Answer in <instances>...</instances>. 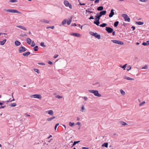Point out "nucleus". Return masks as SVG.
<instances>
[{
	"label": "nucleus",
	"instance_id": "864d4df0",
	"mask_svg": "<svg viewBox=\"0 0 149 149\" xmlns=\"http://www.w3.org/2000/svg\"><path fill=\"white\" fill-rule=\"evenodd\" d=\"M27 36V35L26 34H22L21 35H20V36H22V37H24V36Z\"/></svg>",
	"mask_w": 149,
	"mask_h": 149
},
{
	"label": "nucleus",
	"instance_id": "13d9d810",
	"mask_svg": "<svg viewBox=\"0 0 149 149\" xmlns=\"http://www.w3.org/2000/svg\"><path fill=\"white\" fill-rule=\"evenodd\" d=\"M48 63L49 64L51 65H52L53 64V63L50 61H49Z\"/></svg>",
	"mask_w": 149,
	"mask_h": 149
},
{
	"label": "nucleus",
	"instance_id": "37998d69",
	"mask_svg": "<svg viewBox=\"0 0 149 149\" xmlns=\"http://www.w3.org/2000/svg\"><path fill=\"white\" fill-rule=\"evenodd\" d=\"M80 36V35L79 33H75V37H79Z\"/></svg>",
	"mask_w": 149,
	"mask_h": 149
},
{
	"label": "nucleus",
	"instance_id": "4be33fe9",
	"mask_svg": "<svg viewBox=\"0 0 149 149\" xmlns=\"http://www.w3.org/2000/svg\"><path fill=\"white\" fill-rule=\"evenodd\" d=\"M26 41L29 45H30L31 42V40L30 38H28L26 39Z\"/></svg>",
	"mask_w": 149,
	"mask_h": 149
},
{
	"label": "nucleus",
	"instance_id": "f257e3e1",
	"mask_svg": "<svg viewBox=\"0 0 149 149\" xmlns=\"http://www.w3.org/2000/svg\"><path fill=\"white\" fill-rule=\"evenodd\" d=\"M72 16H71L68 19L69 20L68 21L67 19H64L62 22V24L63 25H64L66 23L68 25H69L71 24L72 22Z\"/></svg>",
	"mask_w": 149,
	"mask_h": 149
},
{
	"label": "nucleus",
	"instance_id": "8fccbe9b",
	"mask_svg": "<svg viewBox=\"0 0 149 149\" xmlns=\"http://www.w3.org/2000/svg\"><path fill=\"white\" fill-rule=\"evenodd\" d=\"M147 68H148V66L146 65H145L142 68V69H146Z\"/></svg>",
	"mask_w": 149,
	"mask_h": 149
},
{
	"label": "nucleus",
	"instance_id": "c85d7f7f",
	"mask_svg": "<svg viewBox=\"0 0 149 149\" xmlns=\"http://www.w3.org/2000/svg\"><path fill=\"white\" fill-rule=\"evenodd\" d=\"M48 112V114L50 115H52L54 114V112L52 110H49Z\"/></svg>",
	"mask_w": 149,
	"mask_h": 149
},
{
	"label": "nucleus",
	"instance_id": "a19ab883",
	"mask_svg": "<svg viewBox=\"0 0 149 149\" xmlns=\"http://www.w3.org/2000/svg\"><path fill=\"white\" fill-rule=\"evenodd\" d=\"M146 102L145 101H143L141 103L139 104V106L140 107L142 106Z\"/></svg>",
	"mask_w": 149,
	"mask_h": 149
},
{
	"label": "nucleus",
	"instance_id": "a211bd4d",
	"mask_svg": "<svg viewBox=\"0 0 149 149\" xmlns=\"http://www.w3.org/2000/svg\"><path fill=\"white\" fill-rule=\"evenodd\" d=\"M15 44L16 46H19L21 44V43L18 40H16L15 42Z\"/></svg>",
	"mask_w": 149,
	"mask_h": 149
},
{
	"label": "nucleus",
	"instance_id": "5701e85b",
	"mask_svg": "<svg viewBox=\"0 0 149 149\" xmlns=\"http://www.w3.org/2000/svg\"><path fill=\"white\" fill-rule=\"evenodd\" d=\"M108 143L107 142L104 143L102 145V147H105L106 148H107L108 147Z\"/></svg>",
	"mask_w": 149,
	"mask_h": 149
},
{
	"label": "nucleus",
	"instance_id": "2eb2a0df",
	"mask_svg": "<svg viewBox=\"0 0 149 149\" xmlns=\"http://www.w3.org/2000/svg\"><path fill=\"white\" fill-rule=\"evenodd\" d=\"M93 86H96L97 87H99L101 86V85L99 82H97L93 84Z\"/></svg>",
	"mask_w": 149,
	"mask_h": 149
},
{
	"label": "nucleus",
	"instance_id": "9d476101",
	"mask_svg": "<svg viewBox=\"0 0 149 149\" xmlns=\"http://www.w3.org/2000/svg\"><path fill=\"white\" fill-rule=\"evenodd\" d=\"M26 49L24 47L22 46L19 48V53H22V52H25L26 51Z\"/></svg>",
	"mask_w": 149,
	"mask_h": 149
},
{
	"label": "nucleus",
	"instance_id": "72a5a7b5",
	"mask_svg": "<svg viewBox=\"0 0 149 149\" xmlns=\"http://www.w3.org/2000/svg\"><path fill=\"white\" fill-rule=\"evenodd\" d=\"M34 70L35 72H36L38 74L40 73V71L38 69H34Z\"/></svg>",
	"mask_w": 149,
	"mask_h": 149
},
{
	"label": "nucleus",
	"instance_id": "5fc2aeb1",
	"mask_svg": "<svg viewBox=\"0 0 149 149\" xmlns=\"http://www.w3.org/2000/svg\"><path fill=\"white\" fill-rule=\"evenodd\" d=\"M100 1V0H95L94 1L95 3H98Z\"/></svg>",
	"mask_w": 149,
	"mask_h": 149
},
{
	"label": "nucleus",
	"instance_id": "0e129e2a",
	"mask_svg": "<svg viewBox=\"0 0 149 149\" xmlns=\"http://www.w3.org/2000/svg\"><path fill=\"white\" fill-rule=\"evenodd\" d=\"M127 23H123V25L124 26H125L126 25H127Z\"/></svg>",
	"mask_w": 149,
	"mask_h": 149
},
{
	"label": "nucleus",
	"instance_id": "a878e982",
	"mask_svg": "<svg viewBox=\"0 0 149 149\" xmlns=\"http://www.w3.org/2000/svg\"><path fill=\"white\" fill-rule=\"evenodd\" d=\"M107 24L105 23H103L101 24H100L99 26L101 27H104L107 26Z\"/></svg>",
	"mask_w": 149,
	"mask_h": 149
},
{
	"label": "nucleus",
	"instance_id": "7ed1b4c3",
	"mask_svg": "<svg viewBox=\"0 0 149 149\" xmlns=\"http://www.w3.org/2000/svg\"><path fill=\"white\" fill-rule=\"evenodd\" d=\"M4 11L10 13H17L19 14L21 13L20 12L16 10L5 9L4 10Z\"/></svg>",
	"mask_w": 149,
	"mask_h": 149
},
{
	"label": "nucleus",
	"instance_id": "603ef678",
	"mask_svg": "<svg viewBox=\"0 0 149 149\" xmlns=\"http://www.w3.org/2000/svg\"><path fill=\"white\" fill-rule=\"evenodd\" d=\"M38 64L40 65H45V63H38Z\"/></svg>",
	"mask_w": 149,
	"mask_h": 149
},
{
	"label": "nucleus",
	"instance_id": "39448f33",
	"mask_svg": "<svg viewBox=\"0 0 149 149\" xmlns=\"http://www.w3.org/2000/svg\"><path fill=\"white\" fill-rule=\"evenodd\" d=\"M122 17L124 18L125 21L128 22L130 21V18L128 17V15L126 14H123L122 15Z\"/></svg>",
	"mask_w": 149,
	"mask_h": 149
},
{
	"label": "nucleus",
	"instance_id": "0eeeda50",
	"mask_svg": "<svg viewBox=\"0 0 149 149\" xmlns=\"http://www.w3.org/2000/svg\"><path fill=\"white\" fill-rule=\"evenodd\" d=\"M31 97H33L35 98H37L40 99L42 98V96L40 94H34L31 95L30 96Z\"/></svg>",
	"mask_w": 149,
	"mask_h": 149
},
{
	"label": "nucleus",
	"instance_id": "3c124183",
	"mask_svg": "<svg viewBox=\"0 0 149 149\" xmlns=\"http://www.w3.org/2000/svg\"><path fill=\"white\" fill-rule=\"evenodd\" d=\"M94 18L93 17V16H91L89 18H88V19H94Z\"/></svg>",
	"mask_w": 149,
	"mask_h": 149
},
{
	"label": "nucleus",
	"instance_id": "ea45409f",
	"mask_svg": "<svg viewBox=\"0 0 149 149\" xmlns=\"http://www.w3.org/2000/svg\"><path fill=\"white\" fill-rule=\"evenodd\" d=\"M142 44V45L144 46H146L147 45H149V43H147V42H143Z\"/></svg>",
	"mask_w": 149,
	"mask_h": 149
},
{
	"label": "nucleus",
	"instance_id": "b1692460",
	"mask_svg": "<svg viewBox=\"0 0 149 149\" xmlns=\"http://www.w3.org/2000/svg\"><path fill=\"white\" fill-rule=\"evenodd\" d=\"M6 39H4L3 40L1 41H0V44L1 45H3L6 42Z\"/></svg>",
	"mask_w": 149,
	"mask_h": 149
},
{
	"label": "nucleus",
	"instance_id": "4468645a",
	"mask_svg": "<svg viewBox=\"0 0 149 149\" xmlns=\"http://www.w3.org/2000/svg\"><path fill=\"white\" fill-rule=\"evenodd\" d=\"M107 11L106 10H104L101 11L99 13L101 16L104 15L106 14Z\"/></svg>",
	"mask_w": 149,
	"mask_h": 149
},
{
	"label": "nucleus",
	"instance_id": "6ab92c4d",
	"mask_svg": "<svg viewBox=\"0 0 149 149\" xmlns=\"http://www.w3.org/2000/svg\"><path fill=\"white\" fill-rule=\"evenodd\" d=\"M104 8L102 6H99L97 8V10L98 11H102L103 9Z\"/></svg>",
	"mask_w": 149,
	"mask_h": 149
},
{
	"label": "nucleus",
	"instance_id": "de8ad7c7",
	"mask_svg": "<svg viewBox=\"0 0 149 149\" xmlns=\"http://www.w3.org/2000/svg\"><path fill=\"white\" fill-rule=\"evenodd\" d=\"M35 45V43L33 41L32 42V43L31 46L32 47H34Z\"/></svg>",
	"mask_w": 149,
	"mask_h": 149
},
{
	"label": "nucleus",
	"instance_id": "dca6fc26",
	"mask_svg": "<svg viewBox=\"0 0 149 149\" xmlns=\"http://www.w3.org/2000/svg\"><path fill=\"white\" fill-rule=\"evenodd\" d=\"M16 27L21 28L24 31H26V29L25 27L22 26H16Z\"/></svg>",
	"mask_w": 149,
	"mask_h": 149
},
{
	"label": "nucleus",
	"instance_id": "423d86ee",
	"mask_svg": "<svg viewBox=\"0 0 149 149\" xmlns=\"http://www.w3.org/2000/svg\"><path fill=\"white\" fill-rule=\"evenodd\" d=\"M111 41L113 42V43L116 44H118L120 45H123L124 44V43L123 42L119 40H112Z\"/></svg>",
	"mask_w": 149,
	"mask_h": 149
},
{
	"label": "nucleus",
	"instance_id": "ddd939ff",
	"mask_svg": "<svg viewBox=\"0 0 149 149\" xmlns=\"http://www.w3.org/2000/svg\"><path fill=\"white\" fill-rule=\"evenodd\" d=\"M99 20V19H95V21L93 22V23L96 24L97 26H99L100 24Z\"/></svg>",
	"mask_w": 149,
	"mask_h": 149
},
{
	"label": "nucleus",
	"instance_id": "c756f323",
	"mask_svg": "<svg viewBox=\"0 0 149 149\" xmlns=\"http://www.w3.org/2000/svg\"><path fill=\"white\" fill-rule=\"evenodd\" d=\"M79 125V127L78 128V129L79 130L80 129V127L81 126V123L79 122H78L77 123L75 124V125Z\"/></svg>",
	"mask_w": 149,
	"mask_h": 149
},
{
	"label": "nucleus",
	"instance_id": "cd10ccee",
	"mask_svg": "<svg viewBox=\"0 0 149 149\" xmlns=\"http://www.w3.org/2000/svg\"><path fill=\"white\" fill-rule=\"evenodd\" d=\"M119 22L118 21H116L114 23V27H117L118 26L119 24Z\"/></svg>",
	"mask_w": 149,
	"mask_h": 149
},
{
	"label": "nucleus",
	"instance_id": "e2e57ef3",
	"mask_svg": "<svg viewBox=\"0 0 149 149\" xmlns=\"http://www.w3.org/2000/svg\"><path fill=\"white\" fill-rule=\"evenodd\" d=\"M84 100L86 101L88 100V98L86 97H84Z\"/></svg>",
	"mask_w": 149,
	"mask_h": 149
},
{
	"label": "nucleus",
	"instance_id": "c03bdc74",
	"mask_svg": "<svg viewBox=\"0 0 149 149\" xmlns=\"http://www.w3.org/2000/svg\"><path fill=\"white\" fill-rule=\"evenodd\" d=\"M40 45L42 46V47H45L46 46V45H44V43L43 42H41L40 43Z\"/></svg>",
	"mask_w": 149,
	"mask_h": 149
},
{
	"label": "nucleus",
	"instance_id": "680f3d73",
	"mask_svg": "<svg viewBox=\"0 0 149 149\" xmlns=\"http://www.w3.org/2000/svg\"><path fill=\"white\" fill-rule=\"evenodd\" d=\"M140 1L142 2H146L147 1V0H139Z\"/></svg>",
	"mask_w": 149,
	"mask_h": 149
},
{
	"label": "nucleus",
	"instance_id": "f8f14e48",
	"mask_svg": "<svg viewBox=\"0 0 149 149\" xmlns=\"http://www.w3.org/2000/svg\"><path fill=\"white\" fill-rule=\"evenodd\" d=\"M101 17H102V16L99 13H97L96 15L95 16V19L100 20Z\"/></svg>",
	"mask_w": 149,
	"mask_h": 149
},
{
	"label": "nucleus",
	"instance_id": "473e14b6",
	"mask_svg": "<svg viewBox=\"0 0 149 149\" xmlns=\"http://www.w3.org/2000/svg\"><path fill=\"white\" fill-rule=\"evenodd\" d=\"M90 9H87L86 10V12H87L89 13H94L95 14V13L94 12L89 10Z\"/></svg>",
	"mask_w": 149,
	"mask_h": 149
},
{
	"label": "nucleus",
	"instance_id": "bf43d9fd",
	"mask_svg": "<svg viewBox=\"0 0 149 149\" xmlns=\"http://www.w3.org/2000/svg\"><path fill=\"white\" fill-rule=\"evenodd\" d=\"M131 28L132 29V31H134L135 29V27L134 26H132Z\"/></svg>",
	"mask_w": 149,
	"mask_h": 149
},
{
	"label": "nucleus",
	"instance_id": "1a4fd4ad",
	"mask_svg": "<svg viewBox=\"0 0 149 149\" xmlns=\"http://www.w3.org/2000/svg\"><path fill=\"white\" fill-rule=\"evenodd\" d=\"M64 5L67 7H69V8L70 9L72 8V5L69 2L65 0L64 1Z\"/></svg>",
	"mask_w": 149,
	"mask_h": 149
},
{
	"label": "nucleus",
	"instance_id": "052dcab7",
	"mask_svg": "<svg viewBox=\"0 0 149 149\" xmlns=\"http://www.w3.org/2000/svg\"><path fill=\"white\" fill-rule=\"evenodd\" d=\"M58 56V55H57V54H55L54 55V58H57Z\"/></svg>",
	"mask_w": 149,
	"mask_h": 149
},
{
	"label": "nucleus",
	"instance_id": "774afa93",
	"mask_svg": "<svg viewBox=\"0 0 149 149\" xmlns=\"http://www.w3.org/2000/svg\"><path fill=\"white\" fill-rule=\"evenodd\" d=\"M80 141H75V145H76Z\"/></svg>",
	"mask_w": 149,
	"mask_h": 149
},
{
	"label": "nucleus",
	"instance_id": "09e8293b",
	"mask_svg": "<svg viewBox=\"0 0 149 149\" xmlns=\"http://www.w3.org/2000/svg\"><path fill=\"white\" fill-rule=\"evenodd\" d=\"M59 125V123H57L56 124V125H55V127H54V129L55 130H56V128Z\"/></svg>",
	"mask_w": 149,
	"mask_h": 149
},
{
	"label": "nucleus",
	"instance_id": "338daca9",
	"mask_svg": "<svg viewBox=\"0 0 149 149\" xmlns=\"http://www.w3.org/2000/svg\"><path fill=\"white\" fill-rule=\"evenodd\" d=\"M112 35L113 36H115V31H113V32H112Z\"/></svg>",
	"mask_w": 149,
	"mask_h": 149
},
{
	"label": "nucleus",
	"instance_id": "49530a36",
	"mask_svg": "<svg viewBox=\"0 0 149 149\" xmlns=\"http://www.w3.org/2000/svg\"><path fill=\"white\" fill-rule=\"evenodd\" d=\"M54 26H48L47 27V29H48L49 28H51L52 29H54Z\"/></svg>",
	"mask_w": 149,
	"mask_h": 149
},
{
	"label": "nucleus",
	"instance_id": "20e7f679",
	"mask_svg": "<svg viewBox=\"0 0 149 149\" xmlns=\"http://www.w3.org/2000/svg\"><path fill=\"white\" fill-rule=\"evenodd\" d=\"M89 33L92 36H94L95 38L100 39L101 38V36L100 34H98L97 33H94L92 31H90Z\"/></svg>",
	"mask_w": 149,
	"mask_h": 149
},
{
	"label": "nucleus",
	"instance_id": "412c9836",
	"mask_svg": "<svg viewBox=\"0 0 149 149\" xmlns=\"http://www.w3.org/2000/svg\"><path fill=\"white\" fill-rule=\"evenodd\" d=\"M40 22H44L45 23H49V21L48 20H47L45 19H41L40 20Z\"/></svg>",
	"mask_w": 149,
	"mask_h": 149
},
{
	"label": "nucleus",
	"instance_id": "9b49d317",
	"mask_svg": "<svg viewBox=\"0 0 149 149\" xmlns=\"http://www.w3.org/2000/svg\"><path fill=\"white\" fill-rule=\"evenodd\" d=\"M114 10L113 9H112L111 10L110 14L109 15V17H112L113 15L114 14Z\"/></svg>",
	"mask_w": 149,
	"mask_h": 149
},
{
	"label": "nucleus",
	"instance_id": "4d7b16f0",
	"mask_svg": "<svg viewBox=\"0 0 149 149\" xmlns=\"http://www.w3.org/2000/svg\"><path fill=\"white\" fill-rule=\"evenodd\" d=\"M13 93H12V97H13V99L12 100H10V102H12L13 101L15 100V99H14V98H13Z\"/></svg>",
	"mask_w": 149,
	"mask_h": 149
},
{
	"label": "nucleus",
	"instance_id": "f3484780",
	"mask_svg": "<svg viewBox=\"0 0 149 149\" xmlns=\"http://www.w3.org/2000/svg\"><path fill=\"white\" fill-rule=\"evenodd\" d=\"M124 79L128 80H134V79L133 78H131L129 77H127L126 76L124 77Z\"/></svg>",
	"mask_w": 149,
	"mask_h": 149
},
{
	"label": "nucleus",
	"instance_id": "f03ea898",
	"mask_svg": "<svg viewBox=\"0 0 149 149\" xmlns=\"http://www.w3.org/2000/svg\"><path fill=\"white\" fill-rule=\"evenodd\" d=\"M88 91L91 93H93L96 96L98 97H101V95L99 93L98 91L94 90H89Z\"/></svg>",
	"mask_w": 149,
	"mask_h": 149
},
{
	"label": "nucleus",
	"instance_id": "aec40b11",
	"mask_svg": "<svg viewBox=\"0 0 149 149\" xmlns=\"http://www.w3.org/2000/svg\"><path fill=\"white\" fill-rule=\"evenodd\" d=\"M30 54V52H26L24 53L23 54V55L24 56H27L29 55Z\"/></svg>",
	"mask_w": 149,
	"mask_h": 149
},
{
	"label": "nucleus",
	"instance_id": "c9c22d12",
	"mask_svg": "<svg viewBox=\"0 0 149 149\" xmlns=\"http://www.w3.org/2000/svg\"><path fill=\"white\" fill-rule=\"evenodd\" d=\"M16 105V104L15 103H13L11 104L9 106L10 107H14Z\"/></svg>",
	"mask_w": 149,
	"mask_h": 149
},
{
	"label": "nucleus",
	"instance_id": "2f4dec72",
	"mask_svg": "<svg viewBox=\"0 0 149 149\" xmlns=\"http://www.w3.org/2000/svg\"><path fill=\"white\" fill-rule=\"evenodd\" d=\"M127 64L124 65H123L122 66L120 65V67L123 69L124 70H125Z\"/></svg>",
	"mask_w": 149,
	"mask_h": 149
},
{
	"label": "nucleus",
	"instance_id": "e433bc0d",
	"mask_svg": "<svg viewBox=\"0 0 149 149\" xmlns=\"http://www.w3.org/2000/svg\"><path fill=\"white\" fill-rule=\"evenodd\" d=\"M132 68V66L131 65H129L128 67H127V71H129Z\"/></svg>",
	"mask_w": 149,
	"mask_h": 149
},
{
	"label": "nucleus",
	"instance_id": "a18cd8bd",
	"mask_svg": "<svg viewBox=\"0 0 149 149\" xmlns=\"http://www.w3.org/2000/svg\"><path fill=\"white\" fill-rule=\"evenodd\" d=\"M121 123H122V125H125L127 124L125 122H124L123 121H122L121 122Z\"/></svg>",
	"mask_w": 149,
	"mask_h": 149
},
{
	"label": "nucleus",
	"instance_id": "6e6d98bb",
	"mask_svg": "<svg viewBox=\"0 0 149 149\" xmlns=\"http://www.w3.org/2000/svg\"><path fill=\"white\" fill-rule=\"evenodd\" d=\"M84 109V105L82 106V107H81V110H82L81 111L82 112H83L84 111L83 110Z\"/></svg>",
	"mask_w": 149,
	"mask_h": 149
},
{
	"label": "nucleus",
	"instance_id": "58836bf2",
	"mask_svg": "<svg viewBox=\"0 0 149 149\" xmlns=\"http://www.w3.org/2000/svg\"><path fill=\"white\" fill-rule=\"evenodd\" d=\"M17 2V0H10V3H15Z\"/></svg>",
	"mask_w": 149,
	"mask_h": 149
},
{
	"label": "nucleus",
	"instance_id": "7c9ffc66",
	"mask_svg": "<svg viewBox=\"0 0 149 149\" xmlns=\"http://www.w3.org/2000/svg\"><path fill=\"white\" fill-rule=\"evenodd\" d=\"M38 46H36L33 48V49L34 51H37L38 50Z\"/></svg>",
	"mask_w": 149,
	"mask_h": 149
},
{
	"label": "nucleus",
	"instance_id": "393cba45",
	"mask_svg": "<svg viewBox=\"0 0 149 149\" xmlns=\"http://www.w3.org/2000/svg\"><path fill=\"white\" fill-rule=\"evenodd\" d=\"M136 23L137 24L140 25H143L144 24L143 22L141 21L136 22Z\"/></svg>",
	"mask_w": 149,
	"mask_h": 149
},
{
	"label": "nucleus",
	"instance_id": "79ce46f5",
	"mask_svg": "<svg viewBox=\"0 0 149 149\" xmlns=\"http://www.w3.org/2000/svg\"><path fill=\"white\" fill-rule=\"evenodd\" d=\"M56 97L58 98V99H61L63 97L62 96H60L58 95H57L56 96Z\"/></svg>",
	"mask_w": 149,
	"mask_h": 149
},
{
	"label": "nucleus",
	"instance_id": "69168bd1",
	"mask_svg": "<svg viewBox=\"0 0 149 149\" xmlns=\"http://www.w3.org/2000/svg\"><path fill=\"white\" fill-rule=\"evenodd\" d=\"M82 149H89V148L88 147H83Z\"/></svg>",
	"mask_w": 149,
	"mask_h": 149
},
{
	"label": "nucleus",
	"instance_id": "bb28decb",
	"mask_svg": "<svg viewBox=\"0 0 149 149\" xmlns=\"http://www.w3.org/2000/svg\"><path fill=\"white\" fill-rule=\"evenodd\" d=\"M55 118V116H53L52 117H51L50 118H48L47 119V121H51L53 119H54Z\"/></svg>",
	"mask_w": 149,
	"mask_h": 149
},
{
	"label": "nucleus",
	"instance_id": "6e6552de",
	"mask_svg": "<svg viewBox=\"0 0 149 149\" xmlns=\"http://www.w3.org/2000/svg\"><path fill=\"white\" fill-rule=\"evenodd\" d=\"M105 30L108 33H111L113 31V29L109 27H106L105 28Z\"/></svg>",
	"mask_w": 149,
	"mask_h": 149
},
{
	"label": "nucleus",
	"instance_id": "4c0bfd02",
	"mask_svg": "<svg viewBox=\"0 0 149 149\" xmlns=\"http://www.w3.org/2000/svg\"><path fill=\"white\" fill-rule=\"evenodd\" d=\"M74 123H72L71 122H69V125L71 127H72V126H73V125H74Z\"/></svg>",
	"mask_w": 149,
	"mask_h": 149
},
{
	"label": "nucleus",
	"instance_id": "f704fd0d",
	"mask_svg": "<svg viewBox=\"0 0 149 149\" xmlns=\"http://www.w3.org/2000/svg\"><path fill=\"white\" fill-rule=\"evenodd\" d=\"M120 93L123 95H124L125 94V92L123 91V90L122 89H120Z\"/></svg>",
	"mask_w": 149,
	"mask_h": 149
}]
</instances>
